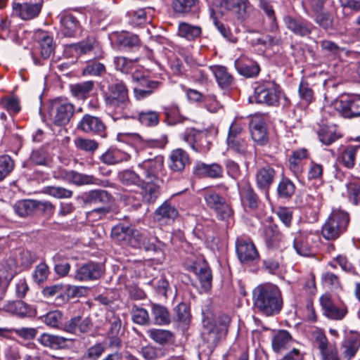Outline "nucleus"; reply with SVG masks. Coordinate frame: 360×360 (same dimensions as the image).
Listing matches in <instances>:
<instances>
[{"label": "nucleus", "mask_w": 360, "mask_h": 360, "mask_svg": "<svg viewBox=\"0 0 360 360\" xmlns=\"http://www.w3.org/2000/svg\"><path fill=\"white\" fill-rule=\"evenodd\" d=\"M103 95L105 108L114 120L136 118L134 113L130 110L131 104L129 90L123 81L116 80L109 84Z\"/></svg>", "instance_id": "1"}, {"label": "nucleus", "mask_w": 360, "mask_h": 360, "mask_svg": "<svg viewBox=\"0 0 360 360\" xmlns=\"http://www.w3.org/2000/svg\"><path fill=\"white\" fill-rule=\"evenodd\" d=\"M254 307L260 313L269 316L280 313L283 307V298L278 287L264 283L257 286L252 292Z\"/></svg>", "instance_id": "2"}, {"label": "nucleus", "mask_w": 360, "mask_h": 360, "mask_svg": "<svg viewBox=\"0 0 360 360\" xmlns=\"http://www.w3.org/2000/svg\"><path fill=\"white\" fill-rule=\"evenodd\" d=\"M348 214L340 209L333 210L321 229V234L327 240L338 238L347 230L349 224Z\"/></svg>", "instance_id": "3"}, {"label": "nucleus", "mask_w": 360, "mask_h": 360, "mask_svg": "<svg viewBox=\"0 0 360 360\" xmlns=\"http://www.w3.org/2000/svg\"><path fill=\"white\" fill-rule=\"evenodd\" d=\"M254 98L258 103L278 105L282 91L278 84L270 79L259 80L255 84Z\"/></svg>", "instance_id": "4"}, {"label": "nucleus", "mask_w": 360, "mask_h": 360, "mask_svg": "<svg viewBox=\"0 0 360 360\" xmlns=\"http://www.w3.org/2000/svg\"><path fill=\"white\" fill-rule=\"evenodd\" d=\"M75 112V105L66 98H56L50 103L49 115L55 125H67L73 117Z\"/></svg>", "instance_id": "5"}, {"label": "nucleus", "mask_w": 360, "mask_h": 360, "mask_svg": "<svg viewBox=\"0 0 360 360\" xmlns=\"http://www.w3.org/2000/svg\"><path fill=\"white\" fill-rule=\"evenodd\" d=\"M323 315L333 321H342L348 314V308L344 304H337L329 294H324L319 298Z\"/></svg>", "instance_id": "6"}, {"label": "nucleus", "mask_w": 360, "mask_h": 360, "mask_svg": "<svg viewBox=\"0 0 360 360\" xmlns=\"http://www.w3.org/2000/svg\"><path fill=\"white\" fill-rule=\"evenodd\" d=\"M204 199L207 205L213 209L219 219L225 220L233 214L231 206L225 199L214 191H207L204 193Z\"/></svg>", "instance_id": "7"}, {"label": "nucleus", "mask_w": 360, "mask_h": 360, "mask_svg": "<svg viewBox=\"0 0 360 360\" xmlns=\"http://www.w3.org/2000/svg\"><path fill=\"white\" fill-rule=\"evenodd\" d=\"M182 139L196 152L204 153L210 149L211 142L206 131L189 129L182 134Z\"/></svg>", "instance_id": "8"}, {"label": "nucleus", "mask_w": 360, "mask_h": 360, "mask_svg": "<svg viewBox=\"0 0 360 360\" xmlns=\"http://www.w3.org/2000/svg\"><path fill=\"white\" fill-rule=\"evenodd\" d=\"M77 129L86 134L97 135L101 138L107 136V128L103 120L89 114L84 115L77 125Z\"/></svg>", "instance_id": "9"}, {"label": "nucleus", "mask_w": 360, "mask_h": 360, "mask_svg": "<svg viewBox=\"0 0 360 360\" xmlns=\"http://www.w3.org/2000/svg\"><path fill=\"white\" fill-rule=\"evenodd\" d=\"M336 109L345 117L360 116V95L342 96L335 102Z\"/></svg>", "instance_id": "10"}, {"label": "nucleus", "mask_w": 360, "mask_h": 360, "mask_svg": "<svg viewBox=\"0 0 360 360\" xmlns=\"http://www.w3.org/2000/svg\"><path fill=\"white\" fill-rule=\"evenodd\" d=\"M53 177L76 185H103V181L91 175L82 174L73 170L60 169L54 173Z\"/></svg>", "instance_id": "11"}, {"label": "nucleus", "mask_w": 360, "mask_h": 360, "mask_svg": "<svg viewBox=\"0 0 360 360\" xmlns=\"http://www.w3.org/2000/svg\"><path fill=\"white\" fill-rule=\"evenodd\" d=\"M163 158L162 156H156L153 159L143 160L138 165L137 169L143 180L160 181L158 175L163 168Z\"/></svg>", "instance_id": "12"}, {"label": "nucleus", "mask_w": 360, "mask_h": 360, "mask_svg": "<svg viewBox=\"0 0 360 360\" xmlns=\"http://www.w3.org/2000/svg\"><path fill=\"white\" fill-rule=\"evenodd\" d=\"M58 18L60 21V31L66 37L76 36L82 29V25L77 16L67 11L61 12Z\"/></svg>", "instance_id": "13"}, {"label": "nucleus", "mask_w": 360, "mask_h": 360, "mask_svg": "<svg viewBox=\"0 0 360 360\" xmlns=\"http://www.w3.org/2000/svg\"><path fill=\"white\" fill-rule=\"evenodd\" d=\"M236 250L238 259L241 263H249L257 260L259 253L254 243L249 240L237 238Z\"/></svg>", "instance_id": "14"}, {"label": "nucleus", "mask_w": 360, "mask_h": 360, "mask_svg": "<svg viewBox=\"0 0 360 360\" xmlns=\"http://www.w3.org/2000/svg\"><path fill=\"white\" fill-rule=\"evenodd\" d=\"M283 22L288 30L302 37L311 34L314 28V26L310 22L302 18L286 15L283 18Z\"/></svg>", "instance_id": "15"}, {"label": "nucleus", "mask_w": 360, "mask_h": 360, "mask_svg": "<svg viewBox=\"0 0 360 360\" xmlns=\"http://www.w3.org/2000/svg\"><path fill=\"white\" fill-rule=\"evenodd\" d=\"M103 273V266L96 262H88L78 267L74 276L79 281L96 280Z\"/></svg>", "instance_id": "16"}, {"label": "nucleus", "mask_w": 360, "mask_h": 360, "mask_svg": "<svg viewBox=\"0 0 360 360\" xmlns=\"http://www.w3.org/2000/svg\"><path fill=\"white\" fill-rule=\"evenodd\" d=\"M276 177V171L269 165L260 167L255 174V181L259 190L268 193Z\"/></svg>", "instance_id": "17"}, {"label": "nucleus", "mask_w": 360, "mask_h": 360, "mask_svg": "<svg viewBox=\"0 0 360 360\" xmlns=\"http://www.w3.org/2000/svg\"><path fill=\"white\" fill-rule=\"evenodd\" d=\"M13 13L23 20H32L39 15L42 4L41 3H13Z\"/></svg>", "instance_id": "18"}, {"label": "nucleus", "mask_w": 360, "mask_h": 360, "mask_svg": "<svg viewBox=\"0 0 360 360\" xmlns=\"http://www.w3.org/2000/svg\"><path fill=\"white\" fill-rule=\"evenodd\" d=\"M39 50L41 58H39L34 53L32 54L34 63L37 65H44V60H46L53 54L55 44L53 39L46 32H43L39 40Z\"/></svg>", "instance_id": "19"}, {"label": "nucleus", "mask_w": 360, "mask_h": 360, "mask_svg": "<svg viewBox=\"0 0 360 360\" xmlns=\"http://www.w3.org/2000/svg\"><path fill=\"white\" fill-rule=\"evenodd\" d=\"M202 336L203 340L207 343V347L212 350L226 336V334L218 328L217 323L205 321Z\"/></svg>", "instance_id": "20"}, {"label": "nucleus", "mask_w": 360, "mask_h": 360, "mask_svg": "<svg viewBox=\"0 0 360 360\" xmlns=\"http://www.w3.org/2000/svg\"><path fill=\"white\" fill-rule=\"evenodd\" d=\"M314 235L311 232L300 231L297 233L293 242L296 252L303 257L313 255L312 241Z\"/></svg>", "instance_id": "21"}, {"label": "nucleus", "mask_w": 360, "mask_h": 360, "mask_svg": "<svg viewBox=\"0 0 360 360\" xmlns=\"http://www.w3.org/2000/svg\"><path fill=\"white\" fill-rule=\"evenodd\" d=\"M252 139L259 146H264L269 141L265 122L259 117H253L250 123Z\"/></svg>", "instance_id": "22"}, {"label": "nucleus", "mask_w": 360, "mask_h": 360, "mask_svg": "<svg viewBox=\"0 0 360 360\" xmlns=\"http://www.w3.org/2000/svg\"><path fill=\"white\" fill-rule=\"evenodd\" d=\"M112 195L105 190H92L84 194L82 200L85 206H110Z\"/></svg>", "instance_id": "23"}, {"label": "nucleus", "mask_w": 360, "mask_h": 360, "mask_svg": "<svg viewBox=\"0 0 360 360\" xmlns=\"http://www.w3.org/2000/svg\"><path fill=\"white\" fill-rule=\"evenodd\" d=\"M92 327V323L89 318L80 316H75L67 321L63 326V330L72 334L88 333Z\"/></svg>", "instance_id": "24"}, {"label": "nucleus", "mask_w": 360, "mask_h": 360, "mask_svg": "<svg viewBox=\"0 0 360 360\" xmlns=\"http://www.w3.org/2000/svg\"><path fill=\"white\" fill-rule=\"evenodd\" d=\"M190 269L197 275L201 287L205 290H208L212 288V275L211 269L205 261L194 263L190 266Z\"/></svg>", "instance_id": "25"}, {"label": "nucleus", "mask_w": 360, "mask_h": 360, "mask_svg": "<svg viewBox=\"0 0 360 360\" xmlns=\"http://www.w3.org/2000/svg\"><path fill=\"white\" fill-rule=\"evenodd\" d=\"M239 193L243 206L255 210L258 207L259 199L250 183L246 182L239 187Z\"/></svg>", "instance_id": "26"}, {"label": "nucleus", "mask_w": 360, "mask_h": 360, "mask_svg": "<svg viewBox=\"0 0 360 360\" xmlns=\"http://www.w3.org/2000/svg\"><path fill=\"white\" fill-rule=\"evenodd\" d=\"M161 181H145L141 184V195L143 202L153 204L158 198L160 194Z\"/></svg>", "instance_id": "27"}, {"label": "nucleus", "mask_w": 360, "mask_h": 360, "mask_svg": "<svg viewBox=\"0 0 360 360\" xmlns=\"http://www.w3.org/2000/svg\"><path fill=\"white\" fill-rule=\"evenodd\" d=\"M37 340L43 347L55 350L66 348L68 342V339L65 337L49 333L41 334Z\"/></svg>", "instance_id": "28"}, {"label": "nucleus", "mask_w": 360, "mask_h": 360, "mask_svg": "<svg viewBox=\"0 0 360 360\" xmlns=\"http://www.w3.org/2000/svg\"><path fill=\"white\" fill-rule=\"evenodd\" d=\"M169 160V168L175 172H182L186 165L190 163L188 154L182 148H176L172 150Z\"/></svg>", "instance_id": "29"}, {"label": "nucleus", "mask_w": 360, "mask_h": 360, "mask_svg": "<svg viewBox=\"0 0 360 360\" xmlns=\"http://www.w3.org/2000/svg\"><path fill=\"white\" fill-rule=\"evenodd\" d=\"M193 172L196 176L200 177L217 179L222 176L223 168L217 163L208 165L204 162H198L194 167Z\"/></svg>", "instance_id": "30"}, {"label": "nucleus", "mask_w": 360, "mask_h": 360, "mask_svg": "<svg viewBox=\"0 0 360 360\" xmlns=\"http://www.w3.org/2000/svg\"><path fill=\"white\" fill-rule=\"evenodd\" d=\"M136 231L132 226L120 223L112 229L111 236L116 241L129 243L131 245Z\"/></svg>", "instance_id": "31"}, {"label": "nucleus", "mask_w": 360, "mask_h": 360, "mask_svg": "<svg viewBox=\"0 0 360 360\" xmlns=\"http://www.w3.org/2000/svg\"><path fill=\"white\" fill-rule=\"evenodd\" d=\"M178 216V210L168 200H165L155 211V218L160 222L169 223V221H174Z\"/></svg>", "instance_id": "32"}, {"label": "nucleus", "mask_w": 360, "mask_h": 360, "mask_svg": "<svg viewBox=\"0 0 360 360\" xmlns=\"http://www.w3.org/2000/svg\"><path fill=\"white\" fill-rule=\"evenodd\" d=\"M134 240L131 241V246L143 248L146 251H156L155 243L158 241V238L150 236L146 232H140L136 230L134 233Z\"/></svg>", "instance_id": "33"}, {"label": "nucleus", "mask_w": 360, "mask_h": 360, "mask_svg": "<svg viewBox=\"0 0 360 360\" xmlns=\"http://www.w3.org/2000/svg\"><path fill=\"white\" fill-rule=\"evenodd\" d=\"M220 5L237 14L240 19L245 18L250 7L248 0H221Z\"/></svg>", "instance_id": "34"}, {"label": "nucleus", "mask_w": 360, "mask_h": 360, "mask_svg": "<svg viewBox=\"0 0 360 360\" xmlns=\"http://www.w3.org/2000/svg\"><path fill=\"white\" fill-rule=\"evenodd\" d=\"M263 235L266 245L269 248L278 247L283 239V234L280 232L278 226L273 224L264 226Z\"/></svg>", "instance_id": "35"}, {"label": "nucleus", "mask_w": 360, "mask_h": 360, "mask_svg": "<svg viewBox=\"0 0 360 360\" xmlns=\"http://www.w3.org/2000/svg\"><path fill=\"white\" fill-rule=\"evenodd\" d=\"M210 68L220 87L227 89L233 84V77L225 66L213 65Z\"/></svg>", "instance_id": "36"}, {"label": "nucleus", "mask_w": 360, "mask_h": 360, "mask_svg": "<svg viewBox=\"0 0 360 360\" xmlns=\"http://www.w3.org/2000/svg\"><path fill=\"white\" fill-rule=\"evenodd\" d=\"M129 158V155L117 148H110L101 156V160L106 165H115Z\"/></svg>", "instance_id": "37"}, {"label": "nucleus", "mask_w": 360, "mask_h": 360, "mask_svg": "<svg viewBox=\"0 0 360 360\" xmlns=\"http://www.w3.org/2000/svg\"><path fill=\"white\" fill-rule=\"evenodd\" d=\"M94 88V82L86 81L70 85V89L72 95L79 100H85Z\"/></svg>", "instance_id": "38"}, {"label": "nucleus", "mask_w": 360, "mask_h": 360, "mask_svg": "<svg viewBox=\"0 0 360 360\" xmlns=\"http://www.w3.org/2000/svg\"><path fill=\"white\" fill-rule=\"evenodd\" d=\"M68 47L77 55L86 54L95 49H99L98 41L94 37H87L77 44H71Z\"/></svg>", "instance_id": "39"}, {"label": "nucleus", "mask_w": 360, "mask_h": 360, "mask_svg": "<svg viewBox=\"0 0 360 360\" xmlns=\"http://www.w3.org/2000/svg\"><path fill=\"white\" fill-rule=\"evenodd\" d=\"M202 29L197 25H193L187 22H180L178 26V35L188 41H192L200 36Z\"/></svg>", "instance_id": "40"}, {"label": "nucleus", "mask_w": 360, "mask_h": 360, "mask_svg": "<svg viewBox=\"0 0 360 360\" xmlns=\"http://www.w3.org/2000/svg\"><path fill=\"white\" fill-rule=\"evenodd\" d=\"M292 342V337L287 330L278 331L272 338L271 345L274 352H280L286 349Z\"/></svg>", "instance_id": "41"}, {"label": "nucleus", "mask_w": 360, "mask_h": 360, "mask_svg": "<svg viewBox=\"0 0 360 360\" xmlns=\"http://www.w3.org/2000/svg\"><path fill=\"white\" fill-rule=\"evenodd\" d=\"M151 314L155 324L165 325L170 323L169 312L163 305L153 303L151 304Z\"/></svg>", "instance_id": "42"}, {"label": "nucleus", "mask_w": 360, "mask_h": 360, "mask_svg": "<svg viewBox=\"0 0 360 360\" xmlns=\"http://www.w3.org/2000/svg\"><path fill=\"white\" fill-rule=\"evenodd\" d=\"M307 155L306 149H299L293 151L289 157V168L295 175L301 173L302 170L301 162L304 159L307 158Z\"/></svg>", "instance_id": "43"}, {"label": "nucleus", "mask_w": 360, "mask_h": 360, "mask_svg": "<svg viewBox=\"0 0 360 360\" xmlns=\"http://www.w3.org/2000/svg\"><path fill=\"white\" fill-rule=\"evenodd\" d=\"M3 309L18 317H25L30 313L29 306L22 301L8 302Z\"/></svg>", "instance_id": "44"}, {"label": "nucleus", "mask_w": 360, "mask_h": 360, "mask_svg": "<svg viewBox=\"0 0 360 360\" xmlns=\"http://www.w3.org/2000/svg\"><path fill=\"white\" fill-rule=\"evenodd\" d=\"M319 141L324 145L329 146L342 137L334 127H322L318 131Z\"/></svg>", "instance_id": "45"}, {"label": "nucleus", "mask_w": 360, "mask_h": 360, "mask_svg": "<svg viewBox=\"0 0 360 360\" xmlns=\"http://www.w3.org/2000/svg\"><path fill=\"white\" fill-rule=\"evenodd\" d=\"M118 178L122 184L125 186H140L143 181V179L142 178L141 174L139 172L138 169L137 172L130 169H126L120 172L118 174Z\"/></svg>", "instance_id": "46"}, {"label": "nucleus", "mask_w": 360, "mask_h": 360, "mask_svg": "<svg viewBox=\"0 0 360 360\" xmlns=\"http://www.w3.org/2000/svg\"><path fill=\"white\" fill-rule=\"evenodd\" d=\"M147 333L153 341L160 345L170 342L174 338L173 333L167 330L152 328Z\"/></svg>", "instance_id": "47"}, {"label": "nucleus", "mask_w": 360, "mask_h": 360, "mask_svg": "<svg viewBox=\"0 0 360 360\" xmlns=\"http://www.w3.org/2000/svg\"><path fill=\"white\" fill-rule=\"evenodd\" d=\"M42 321L48 326L53 328L62 329L63 325V314L59 310H53L48 312L42 318Z\"/></svg>", "instance_id": "48"}, {"label": "nucleus", "mask_w": 360, "mask_h": 360, "mask_svg": "<svg viewBox=\"0 0 360 360\" xmlns=\"http://www.w3.org/2000/svg\"><path fill=\"white\" fill-rule=\"evenodd\" d=\"M34 200H24L18 201L14 205L15 212L20 217L32 214L36 211Z\"/></svg>", "instance_id": "49"}, {"label": "nucleus", "mask_w": 360, "mask_h": 360, "mask_svg": "<svg viewBox=\"0 0 360 360\" xmlns=\"http://www.w3.org/2000/svg\"><path fill=\"white\" fill-rule=\"evenodd\" d=\"M235 66L239 74L247 77L257 76L259 72V67L254 63H243L239 60L235 61Z\"/></svg>", "instance_id": "50"}, {"label": "nucleus", "mask_w": 360, "mask_h": 360, "mask_svg": "<svg viewBox=\"0 0 360 360\" xmlns=\"http://www.w3.org/2000/svg\"><path fill=\"white\" fill-rule=\"evenodd\" d=\"M359 149L360 145L348 146L342 151L341 160L346 167L351 169L354 166L356 153Z\"/></svg>", "instance_id": "51"}, {"label": "nucleus", "mask_w": 360, "mask_h": 360, "mask_svg": "<svg viewBox=\"0 0 360 360\" xmlns=\"http://www.w3.org/2000/svg\"><path fill=\"white\" fill-rule=\"evenodd\" d=\"M131 319L134 323L139 325H148L150 322V317L146 309L134 304L131 309Z\"/></svg>", "instance_id": "52"}, {"label": "nucleus", "mask_w": 360, "mask_h": 360, "mask_svg": "<svg viewBox=\"0 0 360 360\" xmlns=\"http://www.w3.org/2000/svg\"><path fill=\"white\" fill-rule=\"evenodd\" d=\"M228 148L240 155H245L248 152V144L243 137L226 139Z\"/></svg>", "instance_id": "53"}, {"label": "nucleus", "mask_w": 360, "mask_h": 360, "mask_svg": "<svg viewBox=\"0 0 360 360\" xmlns=\"http://www.w3.org/2000/svg\"><path fill=\"white\" fill-rule=\"evenodd\" d=\"M113 62L117 70L127 74L134 69L137 60L129 59L124 56H116L114 58Z\"/></svg>", "instance_id": "54"}, {"label": "nucleus", "mask_w": 360, "mask_h": 360, "mask_svg": "<svg viewBox=\"0 0 360 360\" xmlns=\"http://www.w3.org/2000/svg\"><path fill=\"white\" fill-rule=\"evenodd\" d=\"M359 340L356 338H347L342 344V354L344 358L350 360L353 358L359 348Z\"/></svg>", "instance_id": "55"}, {"label": "nucleus", "mask_w": 360, "mask_h": 360, "mask_svg": "<svg viewBox=\"0 0 360 360\" xmlns=\"http://www.w3.org/2000/svg\"><path fill=\"white\" fill-rule=\"evenodd\" d=\"M198 0H172V8L176 13L187 14L196 6Z\"/></svg>", "instance_id": "56"}, {"label": "nucleus", "mask_w": 360, "mask_h": 360, "mask_svg": "<svg viewBox=\"0 0 360 360\" xmlns=\"http://www.w3.org/2000/svg\"><path fill=\"white\" fill-rule=\"evenodd\" d=\"M138 119L143 125L154 127L159 123L160 115L153 110L142 111L139 113Z\"/></svg>", "instance_id": "57"}, {"label": "nucleus", "mask_w": 360, "mask_h": 360, "mask_svg": "<svg viewBox=\"0 0 360 360\" xmlns=\"http://www.w3.org/2000/svg\"><path fill=\"white\" fill-rule=\"evenodd\" d=\"M295 186L288 179L283 178L279 182L277 187V193L280 198H289L295 193Z\"/></svg>", "instance_id": "58"}, {"label": "nucleus", "mask_w": 360, "mask_h": 360, "mask_svg": "<svg viewBox=\"0 0 360 360\" xmlns=\"http://www.w3.org/2000/svg\"><path fill=\"white\" fill-rule=\"evenodd\" d=\"M30 158L32 162L37 165L51 167L52 162L51 156L43 149L33 150Z\"/></svg>", "instance_id": "59"}, {"label": "nucleus", "mask_w": 360, "mask_h": 360, "mask_svg": "<svg viewBox=\"0 0 360 360\" xmlns=\"http://www.w3.org/2000/svg\"><path fill=\"white\" fill-rule=\"evenodd\" d=\"M0 106L11 115L17 114L20 110L19 100L14 96H6L0 101Z\"/></svg>", "instance_id": "60"}, {"label": "nucleus", "mask_w": 360, "mask_h": 360, "mask_svg": "<svg viewBox=\"0 0 360 360\" xmlns=\"http://www.w3.org/2000/svg\"><path fill=\"white\" fill-rule=\"evenodd\" d=\"M298 93L300 98L307 104L311 103L314 99V91L309 83L302 79L300 83Z\"/></svg>", "instance_id": "61"}, {"label": "nucleus", "mask_w": 360, "mask_h": 360, "mask_svg": "<svg viewBox=\"0 0 360 360\" xmlns=\"http://www.w3.org/2000/svg\"><path fill=\"white\" fill-rule=\"evenodd\" d=\"M118 44L126 49H131L139 46L138 36L130 33L121 34L117 38Z\"/></svg>", "instance_id": "62"}, {"label": "nucleus", "mask_w": 360, "mask_h": 360, "mask_svg": "<svg viewBox=\"0 0 360 360\" xmlns=\"http://www.w3.org/2000/svg\"><path fill=\"white\" fill-rule=\"evenodd\" d=\"M111 206H99L86 212V219L90 221H97L104 219L111 211Z\"/></svg>", "instance_id": "63"}, {"label": "nucleus", "mask_w": 360, "mask_h": 360, "mask_svg": "<svg viewBox=\"0 0 360 360\" xmlns=\"http://www.w3.org/2000/svg\"><path fill=\"white\" fill-rule=\"evenodd\" d=\"M44 193L56 198H70L73 192L61 186H46Z\"/></svg>", "instance_id": "64"}]
</instances>
